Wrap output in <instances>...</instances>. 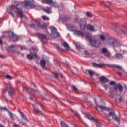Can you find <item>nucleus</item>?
Instances as JSON below:
<instances>
[{
    "label": "nucleus",
    "mask_w": 127,
    "mask_h": 127,
    "mask_svg": "<svg viewBox=\"0 0 127 127\" xmlns=\"http://www.w3.org/2000/svg\"><path fill=\"white\" fill-rule=\"evenodd\" d=\"M6 79H8V80H12V77L9 75H6Z\"/></svg>",
    "instance_id": "46"
},
{
    "label": "nucleus",
    "mask_w": 127,
    "mask_h": 127,
    "mask_svg": "<svg viewBox=\"0 0 127 127\" xmlns=\"http://www.w3.org/2000/svg\"><path fill=\"white\" fill-rule=\"evenodd\" d=\"M79 19H80V17H79L78 16H76L74 18L75 22H76V23H78V22H79Z\"/></svg>",
    "instance_id": "39"
},
{
    "label": "nucleus",
    "mask_w": 127,
    "mask_h": 127,
    "mask_svg": "<svg viewBox=\"0 0 127 127\" xmlns=\"http://www.w3.org/2000/svg\"><path fill=\"white\" fill-rule=\"evenodd\" d=\"M25 90L27 91V92H29V94H33L34 93V90L33 89L31 88H28L26 86L25 87Z\"/></svg>",
    "instance_id": "28"
},
{
    "label": "nucleus",
    "mask_w": 127,
    "mask_h": 127,
    "mask_svg": "<svg viewBox=\"0 0 127 127\" xmlns=\"http://www.w3.org/2000/svg\"><path fill=\"white\" fill-rule=\"evenodd\" d=\"M20 47L21 50H25L26 49L24 46H20Z\"/></svg>",
    "instance_id": "54"
},
{
    "label": "nucleus",
    "mask_w": 127,
    "mask_h": 127,
    "mask_svg": "<svg viewBox=\"0 0 127 127\" xmlns=\"http://www.w3.org/2000/svg\"><path fill=\"white\" fill-rule=\"evenodd\" d=\"M63 46L65 47L66 49H69V45L66 42H64L63 44Z\"/></svg>",
    "instance_id": "36"
},
{
    "label": "nucleus",
    "mask_w": 127,
    "mask_h": 127,
    "mask_svg": "<svg viewBox=\"0 0 127 127\" xmlns=\"http://www.w3.org/2000/svg\"><path fill=\"white\" fill-rule=\"evenodd\" d=\"M94 122H95V123L96 124V126H97V127H100V124L99 122H98V120H97V119H95Z\"/></svg>",
    "instance_id": "43"
},
{
    "label": "nucleus",
    "mask_w": 127,
    "mask_h": 127,
    "mask_svg": "<svg viewBox=\"0 0 127 127\" xmlns=\"http://www.w3.org/2000/svg\"><path fill=\"white\" fill-rule=\"evenodd\" d=\"M100 52L104 54V56L106 57H111L112 54L110 51L108 50V49L106 48H103L102 49H100Z\"/></svg>",
    "instance_id": "8"
},
{
    "label": "nucleus",
    "mask_w": 127,
    "mask_h": 127,
    "mask_svg": "<svg viewBox=\"0 0 127 127\" xmlns=\"http://www.w3.org/2000/svg\"><path fill=\"white\" fill-rule=\"evenodd\" d=\"M8 51L9 52H15L16 50V45H11L8 48Z\"/></svg>",
    "instance_id": "15"
},
{
    "label": "nucleus",
    "mask_w": 127,
    "mask_h": 127,
    "mask_svg": "<svg viewBox=\"0 0 127 127\" xmlns=\"http://www.w3.org/2000/svg\"><path fill=\"white\" fill-rule=\"evenodd\" d=\"M109 66L111 68H113V69H115L116 71L117 75L120 77H122L123 76V73L125 72V70H124V69H123L121 66L115 64L109 65Z\"/></svg>",
    "instance_id": "3"
},
{
    "label": "nucleus",
    "mask_w": 127,
    "mask_h": 127,
    "mask_svg": "<svg viewBox=\"0 0 127 127\" xmlns=\"http://www.w3.org/2000/svg\"><path fill=\"white\" fill-rule=\"evenodd\" d=\"M17 6H18V4L17 5H13L12 6V8H13V9H15L17 10V8H18Z\"/></svg>",
    "instance_id": "49"
},
{
    "label": "nucleus",
    "mask_w": 127,
    "mask_h": 127,
    "mask_svg": "<svg viewBox=\"0 0 127 127\" xmlns=\"http://www.w3.org/2000/svg\"><path fill=\"white\" fill-rule=\"evenodd\" d=\"M108 116L112 117V119H113L114 121H116V122H117L118 124L121 123V121H120V118H119V116L116 115L115 111H110L108 114Z\"/></svg>",
    "instance_id": "6"
},
{
    "label": "nucleus",
    "mask_w": 127,
    "mask_h": 127,
    "mask_svg": "<svg viewBox=\"0 0 127 127\" xmlns=\"http://www.w3.org/2000/svg\"><path fill=\"white\" fill-rule=\"evenodd\" d=\"M33 106V111H35L37 113H39V114H41V115H43V113L42 112L40 111L38 108H36L35 106H34V105H32Z\"/></svg>",
    "instance_id": "25"
},
{
    "label": "nucleus",
    "mask_w": 127,
    "mask_h": 127,
    "mask_svg": "<svg viewBox=\"0 0 127 127\" xmlns=\"http://www.w3.org/2000/svg\"><path fill=\"white\" fill-rule=\"evenodd\" d=\"M35 23H36L37 27L42 28L43 29H46V25H45V23H40V22L37 21V20H35Z\"/></svg>",
    "instance_id": "11"
},
{
    "label": "nucleus",
    "mask_w": 127,
    "mask_h": 127,
    "mask_svg": "<svg viewBox=\"0 0 127 127\" xmlns=\"http://www.w3.org/2000/svg\"><path fill=\"white\" fill-rule=\"evenodd\" d=\"M16 10L17 14H19V16L21 18L25 16V15L23 14V10L22 9V8H17Z\"/></svg>",
    "instance_id": "14"
},
{
    "label": "nucleus",
    "mask_w": 127,
    "mask_h": 127,
    "mask_svg": "<svg viewBox=\"0 0 127 127\" xmlns=\"http://www.w3.org/2000/svg\"><path fill=\"white\" fill-rule=\"evenodd\" d=\"M42 3L49 4L54 7H56V6H57V3H56V2H53V0H42Z\"/></svg>",
    "instance_id": "7"
},
{
    "label": "nucleus",
    "mask_w": 127,
    "mask_h": 127,
    "mask_svg": "<svg viewBox=\"0 0 127 127\" xmlns=\"http://www.w3.org/2000/svg\"><path fill=\"white\" fill-rule=\"evenodd\" d=\"M13 126H14V127H17V125H16V124H14Z\"/></svg>",
    "instance_id": "64"
},
{
    "label": "nucleus",
    "mask_w": 127,
    "mask_h": 127,
    "mask_svg": "<svg viewBox=\"0 0 127 127\" xmlns=\"http://www.w3.org/2000/svg\"><path fill=\"white\" fill-rule=\"evenodd\" d=\"M88 74L90 75V77H93V76H94V75H95V72L91 70H88Z\"/></svg>",
    "instance_id": "33"
},
{
    "label": "nucleus",
    "mask_w": 127,
    "mask_h": 127,
    "mask_svg": "<svg viewBox=\"0 0 127 127\" xmlns=\"http://www.w3.org/2000/svg\"><path fill=\"white\" fill-rule=\"evenodd\" d=\"M0 127H5L3 125H2V124H1L0 125Z\"/></svg>",
    "instance_id": "62"
},
{
    "label": "nucleus",
    "mask_w": 127,
    "mask_h": 127,
    "mask_svg": "<svg viewBox=\"0 0 127 127\" xmlns=\"http://www.w3.org/2000/svg\"><path fill=\"white\" fill-rule=\"evenodd\" d=\"M75 114V116H76L78 119H80V114L77 112L73 111Z\"/></svg>",
    "instance_id": "44"
},
{
    "label": "nucleus",
    "mask_w": 127,
    "mask_h": 127,
    "mask_svg": "<svg viewBox=\"0 0 127 127\" xmlns=\"http://www.w3.org/2000/svg\"><path fill=\"white\" fill-rule=\"evenodd\" d=\"M0 110L1 111H7V112L10 111L8 109H7V108H6V107H1L0 106Z\"/></svg>",
    "instance_id": "37"
},
{
    "label": "nucleus",
    "mask_w": 127,
    "mask_h": 127,
    "mask_svg": "<svg viewBox=\"0 0 127 127\" xmlns=\"http://www.w3.org/2000/svg\"><path fill=\"white\" fill-rule=\"evenodd\" d=\"M40 65L41 67H45L46 66V61L45 60H42L40 61Z\"/></svg>",
    "instance_id": "27"
},
{
    "label": "nucleus",
    "mask_w": 127,
    "mask_h": 127,
    "mask_svg": "<svg viewBox=\"0 0 127 127\" xmlns=\"http://www.w3.org/2000/svg\"><path fill=\"white\" fill-rule=\"evenodd\" d=\"M7 90L10 96H13L14 95V89H13L11 85L7 84Z\"/></svg>",
    "instance_id": "12"
},
{
    "label": "nucleus",
    "mask_w": 127,
    "mask_h": 127,
    "mask_svg": "<svg viewBox=\"0 0 127 127\" xmlns=\"http://www.w3.org/2000/svg\"><path fill=\"white\" fill-rule=\"evenodd\" d=\"M103 87H104L105 90H108V88H109V85L108 84H104L103 85Z\"/></svg>",
    "instance_id": "50"
},
{
    "label": "nucleus",
    "mask_w": 127,
    "mask_h": 127,
    "mask_svg": "<svg viewBox=\"0 0 127 127\" xmlns=\"http://www.w3.org/2000/svg\"><path fill=\"white\" fill-rule=\"evenodd\" d=\"M86 38V39H89L91 46H93V47H99L100 46V41L93 38L92 36L87 35Z\"/></svg>",
    "instance_id": "2"
},
{
    "label": "nucleus",
    "mask_w": 127,
    "mask_h": 127,
    "mask_svg": "<svg viewBox=\"0 0 127 127\" xmlns=\"http://www.w3.org/2000/svg\"><path fill=\"white\" fill-rule=\"evenodd\" d=\"M76 48H77V49H80L81 48V46L79 43H77L76 44Z\"/></svg>",
    "instance_id": "48"
},
{
    "label": "nucleus",
    "mask_w": 127,
    "mask_h": 127,
    "mask_svg": "<svg viewBox=\"0 0 127 127\" xmlns=\"http://www.w3.org/2000/svg\"><path fill=\"white\" fill-rule=\"evenodd\" d=\"M87 29L90 31H95V28L94 27V26L91 25L90 24L87 25Z\"/></svg>",
    "instance_id": "21"
},
{
    "label": "nucleus",
    "mask_w": 127,
    "mask_h": 127,
    "mask_svg": "<svg viewBox=\"0 0 127 127\" xmlns=\"http://www.w3.org/2000/svg\"><path fill=\"white\" fill-rule=\"evenodd\" d=\"M116 83L115 81H111L110 83H109V85H110V86H113L114 85H116Z\"/></svg>",
    "instance_id": "45"
},
{
    "label": "nucleus",
    "mask_w": 127,
    "mask_h": 127,
    "mask_svg": "<svg viewBox=\"0 0 127 127\" xmlns=\"http://www.w3.org/2000/svg\"><path fill=\"white\" fill-rule=\"evenodd\" d=\"M30 27H31V28H34V27H35V24L32 23L30 25Z\"/></svg>",
    "instance_id": "52"
},
{
    "label": "nucleus",
    "mask_w": 127,
    "mask_h": 127,
    "mask_svg": "<svg viewBox=\"0 0 127 127\" xmlns=\"http://www.w3.org/2000/svg\"><path fill=\"white\" fill-rule=\"evenodd\" d=\"M114 89L116 92L118 90L120 93H122L124 91L123 86L120 84H118L116 86H114Z\"/></svg>",
    "instance_id": "13"
},
{
    "label": "nucleus",
    "mask_w": 127,
    "mask_h": 127,
    "mask_svg": "<svg viewBox=\"0 0 127 127\" xmlns=\"http://www.w3.org/2000/svg\"><path fill=\"white\" fill-rule=\"evenodd\" d=\"M92 65L94 68H99V69H102L104 66L102 64H99L96 63H93Z\"/></svg>",
    "instance_id": "18"
},
{
    "label": "nucleus",
    "mask_w": 127,
    "mask_h": 127,
    "mask_svg": "<svg viewBox=\"0 0 127 127\" xmlns=\"http://www.w3.org/2000/svg\"><path fill=\"white\" fill-rule=\"evenodd\" d=\"M51 7H47V9H44L43 10L45 11V12H46V13H51V11H50V9Z\"/></svg>",
    "instance_id": "32"
},
{
    "label": "nucleus",
    "mask_w": 127,
    "mask_h": 127,
    "mask_svg": "<svg viewBox=\"0 0 127 127\" xmlns=\"http://www.w3.org/2000/svg\"><path fill=\"white\" fill-rule=\"evenodd\" d=\"M104 6H105V7H106L107 8H109V9H110V7L107 6V5L104 4Z\"/></svg>",
    "instance_id": "58"
},
{
    "label": "nucleus",
    "mask_w": 127,
    "mask_h": 127,
    "mask_svg": "<svg viewBox=\"0 0 127 127\" xmlns=\"http://www.w3.org/2000/svg\"><path fill=\"white\" fill-rule=\"evenodd\" d=\"M124 88H125V89H127V87L126 85H124Z\"/></svg>",
    "instance_id": "63"
},
{
    "label": "nucleus",
    "mask_w": 127,
    "mask_h": 127,
    "mask_svg": "<svg viewBox=\"0 0 127 127\" xmlns=\"http://www.w3.org/2000/svg\"><path fill=\"white\" fill-rule=\"evenodd\" d=\"M108 45H109L110 47H113V48L119 47V46L121 45L120 41L114 38H109L108 40Z\"/></svg>",
    "instance_id": "1"
},
{
    "label": "nucleus",
    "mask_w": 127,
    "mask_h": 127,
    "mask_svg": "<svg viewBox=\"0 0 127 127\" xmlns=\"http://www.w3.org/2000/svg\"><path fill=\"white\" fill-rule=\"evenodd\" d=\"M38 37L42 41L43 43L45 44L47 42V37L46 35L41 33L38 34Z\"/></svg>",
    "instance_id": "10"
},
{
    "label": "nucleus",
    "mask_w": 127,
    "mask_h": 127,
    "mask_svg": "<svg viewBox=\"0 0 127 127\" xmlns=\"http://www.w3.org/2000/svg\"><path fill=\"white\" fill-rule=\"evenodd\" d=\"M86 26H87V19L85 18H82L79 21V27L81 30H84Z\"/></svg>",
    "instance_id": "4"
},
{
    "label": "nucleus",
    "mask_w": 127,
    "mask_h": 127,
    "mask_svg": "<svg viewBox=\"0 0 127 127\" xmlns=\"http://www.w3.org/2000/svg\"><path fill=\"white\" fill-rule=\"evenodd\" d=\"M34 57L35 58H37V55L36 54H35L34 55V56H31V55L30 54L27 55V58H28V59H29L30 60H32Z\"/></svg>",
    "instance_id": "24"
},
{
    "label": "nucleus",
    "mask_w": 127,
    "mask_h": 127,
    "mask_svg": "<svg viewBox=\"0 0 127 127\" xmlns=\"http://www.w3.org/2000/svg\"><path fill=\"white\" fill-rule=\"evenodd\" d=\"M110 97H112V98H114L115 97V95L112 94V91H110V94H109Z\"/></svg>",
    "instance_id": "55"
},
{
    "label": "nucleus",
    "mask_w": 127,
    "mask_h": 127,
    "mask_svg": "<svg viewBox=\"0 0 127 127\" xmlns=\"http://www.w3.org/2000/svg\"><path fill=\"white\" fill-rule=\"evenodd\" d=\"M53 75H54L55 79H58L59 76L58 75V73H55V72H53Z\"/></svg>",
    "instance_id": "42"
},
{
    "label": "nucleus",
    "mask_w": 127,
    "mask_h": 127,
    "mask_svg": "<svg viewBox=\"0 0 127 127\" xmlns=\"http://www.w3.org/2000/svg\"><path fill=\"white\" fill-rule=\"evenodd\" d=\"M84 53L85 54H86V55H89V52H88V51H85Z\"/></svg>",
    "instance_id": "56"
},
{
    "label": "nucleus",
    "mask_w": 127,
    "mask_h": 127,
    "mask_svg": "<svg viewBox=\"0 0 127 127\" xmlns=\"http://www.w3.org/2000/svg\"><path fill=\"white\" fill-rule=\"evenodd\" d=\"M29 99H30L31 101H33V98H32V97H29Z\"/></svg>",
    "instance_id": "60"
},
{
    "label": "nucleus",
    "mask_w": 127,
    "mask_h": 127,
    "mask_svg": "<svg viewBox=\"0 0 127 127\" xmlns=\"http://www.w3.org/2000/svg\"><path fill=\"white\" fill-rule=\"evenodd\" d=\"M86 15L87 17H89V18H92V17H93V15L90 12H87Z\"/></svg>",
    "instance_id": "35"
},
{
    "label": "nucleus",
    "mask_w": 127,
    "mask_h": 127,
    "mask_svg": "<svg viewBox=\"0 0 127 127\" xmlns=\"http://www.w3.org/2000/svg\"><path fill=\"white\" fill-rule=\"evenodd\" d=\"M63 20L64 21H69V20H71V17L69 16H65L63 17Z\"/></svg>",
    "instance_id": "31"
},
{
    "label": "nucleus",
    "mask_w": 127,
    "mask_h": 127,
    "mask_svg": "<svg viewBox=\"0 0 127 127\" xmlns=\"http://www.w3.org/2000/svg\"><path fill=\"white\" fill-rule=\"evenodd\" d=\"M0 57H1V58H4V56H3L1 55H0Z\"/></svg>",
    "instance_id": "61"
},
{
    "label": "nucleus",
    "mask_w": 127,
    "mask_h": 127,
    "mask_svg": "<svg viewBox=\"0 0 127 127\" xmlns=\"http://www.w3.org/2000/svg\"><path fill=\"white\" fill-rule=\"evenodd\" d=\"M9 38L12 41H17L18 40V36L15 34L13 32H9Z\"/></svg>",
    "instance_id": "9"
},
{
    "label": "nucleus",
    "mask_w": 127,
    "mask_h": 127,
    "mask_svg": "<svg viewBox=\"0 0 127 127\" xmlns=\"http://www.w3.org/2000/svg\"><path fill=\"white\" fill-rule=\"evenodd\" d=\"M49 28L50 30L52 31V32H55L57 31V30H56V28L53 26H50Z\"/></svg>",
    "instance_id": "34"
},
{
    "label": "nucleus",
    "mask_w": 127,
    "mask_h": 127,
    "mask_svg": "<svg viewBox=\"0 0 127 127\" xmlns=\"http://www.w3.org/2000/svg\"><path fill=\"white\" fill-rule=\"evenodd\" d=\"M94 101L96 103V110L97 111H99V109H100L101 110L102 112H103L104 111H108V112H110L111 111V108H107L105 106H102L100 105H98V103H97V100L96 99H94Z\"/></svg>",
    "instance_id": "5"
},
{
    "label": "nucleus",
    "mask_w": 127,
    "mask_h": 127,
    "mask_svg": "<svg viewBox=\"0 0 127 127\" xmlns=\"http://www.w3.org/2000/svg\"><path fill=\"white\" fill-rule=\"evenodd\" d=\"M66 27H67L68 29L70 30V31H74L75 27L73 26V25L68 24L66 25Z\"/></svg>",
    "instance_id": "22"
},
{
    "label": "nucleus",
    "mask_w": 127,
    "mask_h": 127,
    "mask_svg": "<svg viewBox=\"0 0 127 127\" xmlns=\"http://www.w3.org/2000/svg\"><path fill=\"white\" fill-rule=\"evenodd\" d=\"M18 112L19 113V114L21 115L22 118H23L24 120L27 121V117H26V116H25L24 114H23V113L21 112V111L20 110V109H18Z\"/></svg>",
    "instance_id": "26"
},
{
    "label": "nucleus",
    "mask_w": 127,
    "mask_h": 127,
    "mask_svg": "<svg viewBox=\"0 0 127 127\" xmlns=\"http://www.w3.org/2000/svg\"><path fill=\"white\" fill-rule=\"evenodd\" d=\"M86 118H87V119H89V120H91V121H94L95 120H96L95 119V118H94L92 116H91V115H89V114H86L85 115Z\"/></svg>",
    "instance_id": "29"
},
{
    "label": "nucleus",
    "mask_w": 127,
    "mask_h": 127,
    "mask_svg": "<svg viewBox=\"0 0 127 127\" xmlns=\"http://www.w3.org/2000/svg\"><path fill=\"white\" fill-rule=\"evenodd\" d=\"M3 43V41H2V39H0V44H2Z\"/></svg>",
    "instance_id": "57"
},
{
    "label": "nucleus",
    "mask_w": 127,
    "mask_h": 127,
    "mask_svg": "<svg viewBox=\"0 0 127 127\" xmlns=\"http://www.w3.org/2000/svg\"><path fill=\"white\" fill-rule=\"evenodd\" d=\"M52 38H56V37H58L59 36V33L58 31L53 32L50 34Z\"/></svg>",
    "instance_id": "19"
},
{
    "label": "nucleus",
    "mask_w": 127,
    "mask_h": 127,
    "mask_svg": "<svg viewBox=\"0 0 127 127\" xmlns=\"http://www.w3.org/2000/svg\"><path fill=\"white\" fill-rule=\"evenodd\" d=\"M74 33L76 35H77L78 36H84V35H85V33L81 31H75L74 32Z\"/></svg>",
    "instance_id": "20"
},
{
    "label": "nucleus",
    "mask_w": 127,
    "mask_h": 127,
    "mask_svg": "<svg viewBox=\"0 0 127 127\" xmlns=\"http://www.w3.org/2000/svg\"><path fill=\"white\" fill-rule=\"evenodd\" d=\"M72 89L73 91H74V92H79L78 88H77V87L75 85L72 86Z\"/></svg>",
    "instance_id": "40"
},
{
    "label": "nucleus",
    "mask_w": 127,
    "mask_h": 127,
    "mask_svg": "<svg viewBox=\"0 0 127 127\" xmlns=\"http://www.w3.org/2000/svg\"><path fill=\"white\" fill-rule=\"evenodd\" d=\"M42 18L44 20H49V18L46 17V16H43Z\"/></svg>",
    "instance_id": "47"
},
{
    "label": "nucleus",
    "mask_w": 127,
    "mask_h": 127,
    "mask_svg": "<svg viewBox=\"0 0 127 127\" xmlns=\"http://www.w3.org/2000/svg\"><path fill=\"white\" fill-rule=\"evenodd\" d=\"M3 94H5V93H6V89L3 90Z\"/></svg>",
    "instance_id": "59"
},
{
    "label": "nucleus",
    "mask_w": 127,
    "mask_h": 127,
    "mask_svg": "<svg viewBox=\"0 0 127 127\" xmlns=\"http://www.w3.org/2000/svg\"><path fill=\"white\" fill-rule=\"evenodd\" d=\"M25 6L26 7H27L28 6H30V8H34V7H35V5L31 3V2L28 1L25 3Z\"/></svg>",
    "instance_id": "17"
},
{
    "label": "nucleus",
    "mask_w": 127,
    "mask_h": 127,
    "mask_svg": "<svg viewBox=\"0 0 127 127\" xmlns=\"http://www.w3.org/2000/svg\"><path fill=\"white\" fill-rule=\"evenodd\" d=\"M114 57L117 59H123V55L120 53H116L114 55Z\"/></svg>",
    "instance_id": "23"
},
{
    "label": "nucleus",
    "mask_w": 127,
    "mask_h": 127,
    "mask_svg": "<svg viewBox=\"0 0 127 127\" xmlns=\"http://www.w3.org/2000/svg\"><path fill=\"white\" fill-rule=\"evenodd\" d=\"M100 39L101 40H102V41H105L106 40V37H105V35H101L100 36Z\"/></svg>",
    "instance_id": "41"
},
{
    "label": "nucleus",
    "mask_w": 127,
    "mask_h": 127,
    "mask_svg": "<svg viewBox=\"0 0 127 127\" xmlns=\"http://www.w3.org/2000/svg\"><path fill=\"white\" fill-rule=\"evenodd\" d=\"M99 80L103 84H106V83H108V82H109V79L106 78V77L103 76L99 78Z\"/></svg>",
    "instance_id": "16"
},
{
    "label": "nucleus",
    "mask_w": 127,
    "mask_h": 127,
    "mask_svg": "<svg viewBox=\"0 0 127 127\" xmlns=\"http://www.w3.org/2000/svg\"><path fill=\"white\" fill-rule=\"evenodd\" d=\"M119 32H120V33H122L123 34H127L126 33V32H125V31H124V30L120 29L119 30Z\"/></svg>",
    "instance_id": "51"
},
{
    "label": "nucleus",
    "mask_w": 127,
    "mask_h": 127,
    "mask_svg": "<svg viewBox=\"0 0 127 127\" xmlns=\"http://www.w3.org/2000/svg\"><path fill=\"white\" fill-rule=\"evenodd\" d=\"M8 114L9 115L10 117V118L13 120V121H14V120H15V118H14V114H13V113H11V112L8 111Z\"/></svg>",
    "instance_id": "30"
},
{
    "label": "nucleus",
    "mask_w": 127,
    "mask_h": 127,
    "mask_svg": "<svg viewBox=\"0 0 127 127\" xmlns=\"http://www.w3.org/2000/svg\"><path fill=\"white\" fill-rule=\"evenodd\" d=\"M8 12L10 14V15H12L13 18L15 17L14 14H13V12H12V11L11 9L8 10Z\"/></svg>",
    "instance_id": "38"
},
{
    "label": "nucleus",
    "mask_w": 127,
    "mask_h": 127,
    "mask_svg": "<svg viewBox=\"0 0 127 127\" xmlns=\"http://www.w3.org/2000/svg\"><path fill=\"white\" fill-rule=\"evenodd\" d=\"M119 103H122L123 101V97L120 96V97L119 99Z\"/></svg>",
    "instance_id": "53"
}]
</instances>
